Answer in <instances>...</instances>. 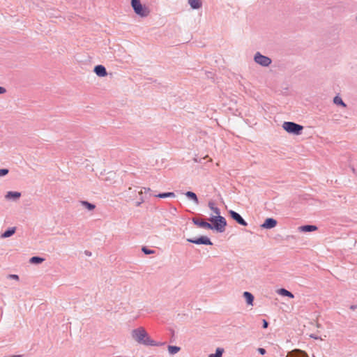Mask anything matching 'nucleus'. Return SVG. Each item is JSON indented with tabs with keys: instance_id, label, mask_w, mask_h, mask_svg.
<instances>
[{
	"instance_id": "obj_37",
	"label": "nucleus",
	"mask_w": 357,
	"mask_h": 357,
	"mask_svg": "<svg viewBox=\"0 0 357 357\" xmlns=\"http://www.w3.org/2000/svg\"><path fill=\"white\" fill-rule=\"evenodd\" d=\"M139 205H140V202H137V206H139Z\"/></svg>"
},
{
	"instance_id": "obj_38",
	"label": "nucleus",
	"mask_w": 357,
	"mask_h": 357,
	"mask_svg": "<svg viewBox=\"0 0 357 357\" xmlns=\"http://www.w3.org/2000/svg\"><path fill=\"white\" fill-rule=\"evenodd\" d=\"M312 357H315L314 356H313Z\"/></svg>"
},
{
	"instance_id": "obj_14",
	"label": "nucleus",
	"mask_w": 357,
	"mask_h": 357,
	"mask_svg": "<svg viewBox=\"0 0 357 357\" xmlns=\"http://www.w3.org/2000/svg\"><path fill=\"white\" fill-rule=\"evenodd\" d=\"M243 297L245 298L246 303L249 305H253L254 296L249 291L243 292Z\"/></svg>"
},
{
	"instance_id": "obj_18",
	"label": "nucleus",
	"mask_w": 357,
	"mask_h": 357,
	"mask_svg": "<svg viewBox=\"0 0 357 357\" xmlns=\"http://www.w3.org/2000/svg\"><path fill=\"white\" fill-rule=\"evenodd\" d=\"M175 196L173 192H162L155 195V197L158 198L175 197Z\"/></svg>"
},
{
	"instance_id": "obj_2",
	"label": "nucleus",
	"mask_w": 357,
	"mask_h": 357,
	"mask_svg": "<svg viewBox=\"0 0 357 357\" xmlns=\"http://www.w3.org/2000/svg\"><path fill=\"white\" fill-rule=\"evenodd\" d=\"M208 220L211 222L209 223V229L215 230L219 233H222L225 231L227 221L223 216L220 215H212L209 218Z\"/></svg>"
},
{
	"instance_id": "obj_11",
	"label": "nucleus",
	"mask_w": 357,
	"mask_h": 357,
	"mask_svg": "<svg viewBox=\"0 0 357 357\" xmlns=\"http://www.w3.org/2000/svg\"><path fill=\"white\" fill-rule=\"evenodd\" d=\"M21 197V193L19 192H15V191H8L6 196H5V198L8 200H13V201H16L17 199H18L20 197Z\"/></svg>"
},
{
	"instance_id": "obj_10",
	"label": "nucleus",
	"mask_w": 357,
	"mask_h": 357,
	"mask_svg": "<svg viewBox=\"0 0 357 357\" xmlns=\"http://www.w3.org/2000/svg\"><path fill=\"white\" fill-rule=\"evenodd\" d=\"M93 72L100 77H105L107 75L105 67L102 65H97L94 67Z\"/></svg>"
},
{
	"instance_id": "obj_15",
	"label": "nucleus",
	"mask_w": 357,
	"mask_h": 357,
	"mask_svg": "<svg viewBox=\"0 0 357 357\" xmlns=\"http://www.w3.org/2000/svg\"><path fill=\"white\" fill-rule=\"evenodd\" d=\"M185 195L188 199L192 200L195 204H199L198 197L195 192L192 191H188L185 193Z\"/></svg>"
},
{
	"instance_id": "obj_31",
	"label": "nucleus",
	"mask_w": 357,
	"mask_h": 357,
	"mask_svg": "<svg viewBox=\"0 0 357 357\" xmlns=\"http://www.w3.org/2000/svg\"><path fill=\"white\" fill-rule=\"evenodd\" d=\"M6 92V89L3 86H0V94H3Z\"/></svg>"
},
{
	"instance_id": "obj_34",
	"label": "nucleus",
	"mask_w": 357,
	"mask_h": 357,
	"mask_svg": "<svg viewBox=\"0 0 357 357\" xmlns=\"http://www.w3.org/2000/svg\"><path fill=\"white\" fill-rule=\"evenodd\" d=\"M85 255H87V256H91V252L88 251V250H86L85 251Z\"/></svg>"
},
{
	"instance_id": "obj_12",
	"label": "nucleus",
	"mask_w": 357,
	"mask_h": 357,
	"mask_svg": "<svg viewBox=\"0 0 357 357\" xmlns=\"http://www.w3.org/2000/svg\"><path fill=\"white\" fill-rule=\"evenodd\" d=\"M192 222L195 225H197L199 227L209 229V222L206 221L195 218H192Z\"/></svg>"
},
{
	"instance_id": "obj_8",
	"label": "nucleus",
	"mask_w": 357,
	"mask_h": 357,
	"mask_svg": "<svg viewBox=\"0 0 357 357\" xmlns=\"http://www.w3.org/2000/svg\"><path fill=\"white\" fill-rule=\"evenodd\" d=\"M286 357H308V355L305 351L299 349H295L289 351Z\"/></svg>"
},
{
	"instance_id": "obj_25",
	"label": "nucleus",
	"mask_w": 357,
	"mask_h": 357,
	"mask_svg": "<svg viewBox=\"0 0 357 357\" xmlns=\"http://www.w3.org/2000/svg\"><path fill=\"white\" fill-rule=\"evenodd\" d=\"M208 207H209V208H210L211 211H213V213H215V214H216V215H220V210L218 207L215 206V205H214V203H213V202H208Z\"/></svg>"
},
{
	"instance_id": "obj_28",
	"label": "nucleus",
	"mask_w": 357,
	"mask_h": 357,
	"mask_svg": "<svg viewBox=\"0 0 357 357\" xmlns=\"http://www.w3.org/2000/svg\"><path fill=\"white\" fill-rule=\"evenodd\" d=\"M8 278L9 279H13V280H19V276L17 275H15V274H10V275H8Z\"/></svg>"
},
{
	"instance_id": "obj_22",
	"label": "nucleus",
	"mask_w": 357,
	"mask_h": 357,
	"mask_svg": "<svg viewBox=\"0 0 357 357\" xmlns=\"http://www.w3.org/2000/svg\"><path fill=\"white\" fill-rule=\"evenodd\" d=\"M224 353V349L218 347L215 350V354H211L208 356V357H222Z\"/></svg>"
},
{
	"instance_id": "obj_27",
	"label": "nucleus",
	"mask_w": 357,
	"mask_h": 357,
	"mask_svg": "<svg viewBox=\"0 0 357 357\" xmlns=\"http://www.w3.org/2000/svg\"><path fill=\"white\" fill-rule=\"evenodd\" d=\"M9 172L8 169H0V177L7 175Z\"/></svg>"
},
{
	"instance_id": "obj_3",
	"label": "nucleus",
	"mask_w": 357,
	"mask_h": 357,
	"mask_svg": "<svg viewBox=\"0 0 357 357\" xmlns=\"http://www.w3.org/2000/svg\"><path fill=\"white\" fill-rule=\"evenodd\" d=\"M283 129L288 133L298 135L301 134L303 126L291 121H285L282 124Z\"/></svg>"
},
{
	"instance_id": "obj_23",
	"label": "nucleus",
	"mask_w": 357,
	"mask_h": 357,
	"mask_svg": "<svg viewBox=\"0 0 357 357\" xmlns=\"http://www.w3.org/2000/svg\"><path fill=\"white\" fill-rule=\"evenodd\" d=\"M333 102L335 105H340V106H342L343 107H347V105L344 103V102L342 100V99L340 96H336L333 98Z\"/></svg>"
},
{
	"instance_id": "obj_13",
	"label": "nucleus",
	"mask_w": 357,
	"mask_h": 357,
	"mask_svg": "<svg viewBox=\"0 0 357 357\" xmlns=\"http://www.w3.org/2000/svg\"><path fill=\"white\" fill-rule=\"evenodd\" d=\"M317 229V227L312 225H305L298 227V230L302 232H311Z\"/></svg>"
},
{
	"instance_id": "obj_29",
	"label": "nucleus",
	"mask_w": 357,
	"mask_h": 357,
	"mask_svg": "<svg viewBox=\"0 0 357 357\" xmlns=\"http://www.w3.org/2000/svg\"><path fill=\"white\" fill-rule=\"evenodd\" d=\"M257 351L261 355H264L266 353V349L264 348H258Z\"/></svg>"
},
{
	"instance_id": "obj_32",
	"label": "nucleus",
	"mask_w": 357,
	"mask_h": 357,
	"mask_svg": "<svg viewBox=\"0 0 357 357\" xmlns=\"http://www.w3.org/2000/svg\"><path fill=\"white\" fill-rule=\"evenodd\" d=\"M357 308V305H352L350 306V309L354 310Z\"/></svg>"
},
{
	"instance_id": "obj_30",
	"label": "nucleus",
	"mask_w": 357,
	"mask_h": 357,
	"mask_svg": "<svg viewBox=\"0 0 357 357\" xmlns=\"http://www.w3.org/2000/svg\"><path fill=\"white\" fill-rule=\"evenodd\" d=\"M268 326V322L266 319H263V328H266Z\"/></svg>"
},
{
	"instance_id": "obj_7",
	"label": "nucleus",
	"mask_w": 357,
	"mask_h": 357,
	"mask_svg": "<svg viewBox=\"0 0 357 357\" xmlns=\"http://www.w3.org/2000/svg\"><path fill=\"white\" fill-rule=\"evenodd\" d=\"M229 214L230 217L235 220L238 224L242 225V226H247L248 223L247 222L242 218V216L237 212L229 210Z\"/></svg>"
},
{
	"instance_id": "obj_20",
	"label": "nucleus",
	"mask_w": 357,
	"mask_h": 357,
	"mask_svg": "<svg viewBox=\"0 0 357 357\" xmlns=\"http://www.w3.org/2000/svg\"><path fill=\"white\" fill-rule=\"evenodd\" d=\"M45 261V259L43 258V257H38V256H34V257H31V259H29V262L31 264H41L42 262H43Z\"/></svg>"
},
{
	"instance_id": "obj_33",
	"label": "nucleus",
	"mask_w": 357,
	"mask_h": 357,
	"mask_svg": "<svg viewBox=\"0 0 357 357\" xmlns=\"http://www.w3.org/2000/svg\"><path fill=\"white\" fill-rule=\"evenodd\" d=\"M310 337L315 339V340L319 339V337L317 335H313V334L310 335Z\"/></svg>"
},
{
	"instance_id": "obj_5",
	"label": "nucleus",
	"mask_w": 357,
	"mask_h": 357,
	"mask_svg": "<svg viewBox=\"0 0 357 357\" xmlns=\"http://www.w3.org/2000/svg\"><path fill=\"white\" fill-rule=\"evenodd\" d=\"M254 61L263 67H268L271 65L272 60L268 56L261 54L257 52L254 56Z\"/></svg>"
},
{
	"instance_id": "obj_9",
	"label": "nucleus",
	"mask_w": 357,
	"mask_h": 357,
	"mask_svg": "<svg viewBox=\"0 0 357 357\" xmlns=\"http://www.w3.org/2000/svg\"><path fill=\"white\" fill-rule=\"evenodd\" d=\"M277 220L272 218H268L265 220L261 227L264 229H272L277 225Z\"/></svg>"
},
{
	"instance_id": "obj_1",
	"label": "nucleus",
	"mask_w": 357,
	"mask_h": 357,
	"mask_svg": "<svg viewBox=\"0 0 357 357\" xmlns=\"http://www.w3.org/2000/svg\"><path fill=\"white\" fill-rule=\"evenodd\" d=\"M132 337L139 344L144 345H157L156 342L152 340L143 327H139L132 331Z\"/></svg>"
},
{
	"instance_id": "obj_17",
	"label": "nucleus",
	"mask_w": 357,
	"mask_h": 357,
	"mask_svg": "<svg viewBox=\"0 0 357 357\" xmlns=\"http://www.w3.org/2000/svg\"><path fill=\"white\" fill-rule=\"evenodd\" d=\"M278 293L281 296H287L291 298H293L294 297V294L291 291H289L284 288H281V289H278Z\"/></svg>"
},
{
	"instance_id": "obj_19",
	"label": "nucleus",
	"mask_w": 357,
	"mask_h": 357,
	"mask_svg": "<svg viewBox=\"0 0 357 357\" xmlns=\"http://www.w3.org/2000/svg\"><path fill=\"white\" fill-rule=\"evenodd\" d=\"M15 232V227H10L9 229H8L7 230H6L2 234H1V237L2 238H8L10 236H11L12 235H13Z\"/></svg>"
},
{
	"instance_id": "obj_4",
	"label": "nucleus",
	"mask_w": 357,
	"mask_h": 357,
	"mask_svg": "<svg viewBox=\"0 0 357 357\" xmlns=\"http://www.w3.org/2000/svg\"><path fill=\"white\" fill-rule=\"evenodd\" d=\"M131 6L134 12L139 16L144 17L149 15V10L148 8L143 6L140 0H131Z\"/></svg>"
},
{
	"instance_id": "obj_21",
	"label": "nucleus",
	"mask_w": 357,
	"mask_h": 357,
	"mask_svg": "<svg viewBox=\"0 0 357 357\" xmlns=\"http://www.w3.org/2000/svg\"><path fill=\"white\" fill-rule=\"evenodd\" d=\"M80 203L89 211H93L96 208V206L93 204L90 203L87 201H81Z\"/></svg>"
},
{
	"instance_id": "obj_36",
	"label": "nucleus",
	"mask_w": 357,
	"mask_h": 357,
	"mask_svg": "<svg viewBox=\"0 0 357 357\" xmlns=\"http://www.w3.org/2000/svg\"><path fill=\"white\" fill-rule=\"evenodd\" d=\"M149 191H151V189L150 188H144V192H149Z\"/></svg>"
},
{
	"instance_id": "obj_16",
	"label": "nucleus",
	"mask_w": 357,
	"mask_h": 357,
	"mask_svg": "<svg viewBox=\"0 0 357 357\" xmlns=\"http://www.w3.org/2000/svg\"><path fill=\"white\" fill-rule=\"evenodd\" d=\"M188 3L192 9H199L202 6L200 0H188Z\"/></svg>"
},
{
	"instance_id": "obj_35",
	"label": "nucleus",
	"mask_w": 357,
	"mask_h": 357,
	"mask_svg": "<svg viewBox=\"0 0 357 357\" xmlns=\"http://www.w3.org/2000/svg\"><path fill=\"white\" fill-rule=\"evenodd\" d=\"M156 344H158L156 346H162V345H164L165 343V342H156Z\"/></svg>"
},
{
	"instance_id": "obj_6",
	"label": "nucleus",
	"mask_w": 357,
	"mask_h": 357,
	"mask_svg": "<svg viewBox=\"0 0 357 357\" xmlns=\"http://www.w3.org/2000/svg\"><path fill=\"white\" fill-rule=\"evenodd\" d=\"M187 241L197 245H213V243L211 242L210 238L206 236H202L199 238H187Z\"/></svg>"
},
{
	"instance_id": "obj_24",
	"label": "nucleus",
	"mask_w": 357,
	"mask_h": 357,
	"mask_svg": "<svg viewBox=\"0 0 357 357\" xmlns=\"http://www.w3.org/2000/svg\"><path fill=\"white\" fill-rule=\"evenodd\" d=\"M181 350V348L178 346H168V351L170 354L174 355L177 354Z\"/></svg>"
},
{
	"instance_id": "obj_26",
	"label": "nucleus",
	"mask_w": 357,
	"mask_h": 357,
	"mask_svg": "<svg viewBox=\"0 0 357 357\" xmlns=\"http://www.w3.org/2000/svg\"><path fill=\"white\" fill-rule=\"evenodd\" d=\"M142 251L145 255H151V254L155 253V250H151V249H149V248H146V246L142 247Z\"/></svg>"
}]
</instances>
